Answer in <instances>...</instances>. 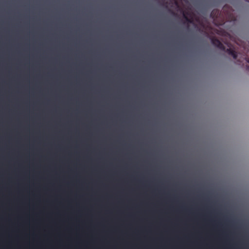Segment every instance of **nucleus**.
Returning a JSON list of instances; mask_svg holds the SVG:
<instances>
[{"label":"nucleus","mask_w":249,"mask_h":249,"mask_svg":"<svg viewBox=\"0 0 249 249\" xmlns=\"http://www.w3.org/2000/svg\"><path fill=\"white\" fill-rule=\"evenodd\" d=\"M183 16L184 20V23L187 21V11L186 9H184L183 12Z\"/></svg>","instance_id":"39448f33"},{"label":"nucleus","mask_w":249,"mask_h":249,"mask_svg":"<svg viewBox=\"0 0 249 249\" xmlns=\"http://www.w3.org/2000/svg\"><path fill=\"white\" fill-rule=\"evenodd\" d=\"M227 8H228V6H226V5L224 6L223 7V11H225V10H226V9H227Z\"/></svg>","instance_id":"0eeeda50"},{"label":"nucleus","mask_w":249,"mask_h":249,"mask_svg":"<svg viewBox=\"0 0 249 249\" xmlns=\"http://www.w3.org/2000/svg\"><path fill=\"white\" fill-rule=\"evenodd\" d=\"M246 61L249 63V58L247 59Z\"/></svg>","instance_id":"6e6552de"},{"label":"nucleus","mask_w":249,"mask_h":249,"mask_svg":"<svg viewBox=\"0 0 249 249\" xmlns=\"http://www.w3.org/2000/svg\"><path fill=\"white\" fill-rule=\"evenodd\" d=\"M189 4H188V20H187L188 24H189V23L191 22V19L189 18ZM188 31H189V25H188Z\"/></svg>","instance_id":"423d86ee"},{"label":"nucleus","mask_w":249,"mask_h":249,"mask_svg":"<svg viewBox=\"0 0 249 249\" xmlns=\"http://www.w3.org/2000/svg\"><path fill=\"white\" fill-rule=\"evenodd\" d=\"M218 13L219 12L218 10H213L211 13V17H212L213 18H214L215 16L218 14Z\"/></svg>","instance_id":"20e7f679"},{"label":"nucleus","mask_w":249,"mask_h":249,"mask_svg":"<svg viewBox=\"0 0 249 249\" xmlns=\"http://www.w3.org/2000/svg\"><path fill=\"white\" fill-rule=\"evenodd\" d=\"M183 201V249H187V170L184 167Z\"/></svg>","instance_id":"f257e3e1"},{"label":"nucleus","mask_w":249,"mask_h":249,"mask_svg":"<svg viewBox=\"0 0 249 249\" xmlns=\"http://www.w3.org/2000/svg\"><path fill=\"white\" fill-rule=\"evenodd\" d=\"M187 179L188 180V179H189V178H187Z\"/></svg>","instance_id":"f8f14e48"},{"label":"nucleus","mask_w":249,"mask_h":249,"mask_svg":"<svg viewBox=\"0 0 249 249\" xmlns=\"http://www.w3.org/2000/svg\"><path fill=\"white\" fill-rule=\"evenodd\" d=\"M212 44L221 50L225 51V47L218 39L213 37L211 39Z\"/></svg>","instance_id":"f03ea898"},{"label":"nucleus","mask_w":249,"mask_h":249,"mask_svg":"<svg viewBox=\"0 0 249 249\" xmlns=\"http://www.w3.org/2000/svg\"><path fill=\"white\" fill-rule=\"evenodd\" d=\"M189 168L188 167V170H187V172H189Z\"/></svg>","instance_id":"9d476101"},{"label":"nucleus","mask_w":249,"mask_h":249,"mask_svg":"<svg viewBox=\"0 0 249 249\" xmlns=\"http://www.w3.org/2000/svg\"><path fill=\"white\" fill-rule=\"evenodd\" d=\"M224 51L227 52L229 55L232 56L234 59L237 58V54L236 52L232 49L231 48L226 49L225 48V50Z\"/></svg>","instance_id":"7ed1b4c3"},{"label":"nucleus","mask_w":249,"mask_h":249,"mask_svg":"<svg viewBox=\"0 0 249 249\" xmlns=\"http://www.w3.org/2000/svg\"><path fill=\"white\" fill-rule=\"evenodd\" d=\"M233 18H231V19H233ZM233 20H234V19H233Z\"/></svg>","instance_id":"9b49d317"},{"label":"nucleus","mask_w":249,"mask_h":249,"mask_svg":"<svg viewBox=\"0 0 249 249\" xmlns=\"http://www.w3.org/2000/svg\"><path fill=\"white\" fill-rule=\"evenodd\" d=\"M245 0L249 2V0Z\"/></svg>","instance_id":"1a4fd4ad"}]
</instances>
